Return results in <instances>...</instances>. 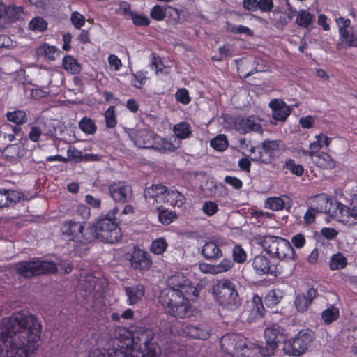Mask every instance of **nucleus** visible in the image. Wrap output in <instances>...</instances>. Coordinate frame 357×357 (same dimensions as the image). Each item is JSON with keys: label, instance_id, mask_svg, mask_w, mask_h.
<instances>
[{"label": "nucleus", "instance_id": "cd10ccee", "mask_svg": "<svg viewBox=\"0 0 357 357\" xmlns=\"http://www.w3.org/2000/svg\"><path fill=\"white\" fill-rule=\"evenodd\" d=\"M202 254L207 260L216 261L223 256L218 241H208L202 246Z\"/></svg>", "mask_w": 357, "mask_h": 357}, {"label": "nucleus", "instance_id": "6ab92c4d", "mask_svg": "<svg viewBox=\"0 0 357 357\" xmlns=\"http://www.w3.org/2000/svg\"><path fill=\"white\" fill-rule=\"evenodd\" d=\"M252 265L255 272L260 275L270 274L277 276L280 273L278 266L272 264L270 259L262 255L255 256L252 260Z\"/></svg>", "mask_w": 357, "mask_h": 357}, {"label": "nucleus", "instance_id": "dca6fc26", "mask_svg": "<svg viewBox=\"0 0 357 357\" xmlns=\"http://www.w3.org/2000/svg\"><path fill=\"white\" fill-rule=\"evenodd\" d=\"M282 142L281 140L266 139L262 142L261 149L267 157H264L262 151L259 152V156H254L253 161L268 164L280 152Z\"/></svg>", "mask_w": 357, "mask_h": 357}, {"label": "nucleus", "instance_id": "8fccbe9b", "mask_svg": "<svg viewBox=\"0 0 357 357\" xmlns=\"http://www.w3.org/2000/svg\"><path fill=\"white\" fill-rule=\"evenodd\" d=\"M283 168L289 170L292 174L296 176H301L304 174V168L301 165L296 164L294 159H287Z\"/></svg>", "mask_w": 357, "mask_h": 357}, {"label": "nucleus", "instance_id": "0e129e2a", "mask_svg": "<svg viewBox=\"0 0 357 357\" xmlns=\"http://www.w3.org/2000/svg\"><path fill=\"white\" fill-rule=\"evenodd\" d=\"M202 211L206 215L212 216L218 211V205L212 201L205 202L202 206Z\"/></svg>", "mask_w": 357, "mask_h": 357}, {"label": "nucleus", "instance_id": "bb28decb", "mask_svg": "<svg viewBox=\"0 0 357 357\" xmlns=\"http://www.w3.org/2000/svg\"><path fill=\"white\" fill-rule=\"evenodd\" d=\"M266 349L260 345L250 342L246 339L245 345L241 347L236 357H261L268 356Z\"/></svg>", "mask_w": 357, "mask_h": 357}, {"label": "nucleus", "instance_id": "680f3d73", "mask_svg": "<svg viewBox=\"0 0 357 357\" xmlns=\"http://www.w3.org/2000/svg\"><path fill=\"white\" fill-rule=\"evenodd\" d=\"M132 23L137 26H148L151 23L150 19L148 16L144 14H139L136 12L134 13L131 17Z\"/></svg>", "mask_w": 357, "mask_h": 357}, {"label": "nucleus", "instance_id": "09e8293b", "mask_svg": "<svg viewBox=\"0 0 357 357\" xmlns=\"http://www.w3.org/2000/svg\"><path fill=\"white\" fill-rule=\"evenodd\" d=\"M47 22L40 16L34 17L29 23V29L43 32L47 29Z\"/></svg>", "mask_w": 357, "mask_h": 357}, {"label": "nucleus", "instance_id": "a19ab883", "mask_svg": "<svg viewBox=\"0 0 357 357\" xmlns=\"http://www.w3.org/2000/svg\"><path fill=\"white\" fill-rule=\"evenodd\" d=\"M158 220L163 225H168L177 219L178 216L174 211H169L160 206L158 208Z\"/></svg>", "mask_w": 357, "mask_h": 357}, {"label": "nucleus", "instance_id": "393cba45", "mask_svg": "<svg viewBox=\"0 0 357 357\" xmlns=\"http://www.w3.org/2000/svg\"><path fill=\"white\" fill-rule=\"evenodd\" d=\"M277 252L273 255V258L275 257L281 261H295L296 255L291 243L283 238L280 245H278Z\"/></svg>", "mask_w": 357, "mask_h": 357}, {"label": "nucleus", "instance_id": "7ed1b4c3", "mask_svg": "<svg viewBox=\"0 0 357 357\" xmlns=\"http://www.w3.org/2000/svg\"><path fill=\"white\" fill-rule=\"evenodd\" d=\"M211 294L218 305L229 311L238 310L242 304V298L236 284L228 278L218 280L212 287Z\"/></svg>", "mask_w": 357, "mask_h": 357}, {"label": "nucleus", "instance_id": "f03ea898", "mask_svg": "<svg viewBox=\"0 0 357 357\" xmlns=\"http://www.w3.org/2000/svg\"><path fill=\"white\" fill-rule=\"evenodd\" d=\"M154 336L153 331L146 327H137L134 332L119 327L111 337L113 347L96 349L89 357H158Z\"/></svg>", "mask_w": 357, "mask_h": 357}, {"label": "nucleus", "instance_id": "a18cd8bd", "mask_svg": "<svg viewBox=\"0 0 357 357\" xmlns=\"http://www.w3.org/2000/svg\"><path fill=\"white\" fill-rule=\"evenodd\" d=\"M8 121L15 123L17 125H22L27 122L28 117L26 113L23 110H15L8 112L6 114Z\"/></svg>", "mask_w": 357, "mask_h": 357}, {"label": "nucleus", "instance_id": "13d9d810", "mask_svg": "<svg viewBox=\"0 0 357 357\" xmlns=\"http://www.w3.org/2000/svg\"><path fill=\"white\" fill-rule=\"evenodd\" d=\"M335 22L338 26L339 36L346 37L347 35L348 28H349L351 25V20L349 18H345L344 17H338L335 18Z\"/></svg>", "mask_w": 357, "mask_h": 357}, {"label": "nucleus", "instance_id": "4c0bfd02", "mask_svg": "<svg viewBox=\"0 0 357 357\" xmlns=\"http://www.w3.org/2000/svg\"><path fill=\"white\" fill-rule=\"evenodd\" d=\"M251 314L254 319H260L264 316L265 308L261 297L255 294L252 297Z\"/></svg>", "mask_w": 357, "mask_h": 357}, {"label": "nucleus", "instance_id": "b1692460", "mask_svg": "<svg viewBox=\"0 0 357 357\" xmlns=\"http://www.w3.org/2000/svg\"><path fill=\"white\" fill-rule=\"evenodd\" d=\"M269 107L272 109V116L276 121H284L291 114L289 107L282 100H272Z\"/></svg>", "mask_w": 357, "mask_h": 357}, {"label": "nucleus", "instance_id": "c85d7f7f", "mask_svg": "<svg viewBox=\"0 0 357 357\" xmlns=\"http://www.w3.org/2000/svg\"><path fill=\"white\" fill-rule=\"evenodd\" d=\"M167 188L162 184H152L145 189L144 196L147 199H153L156 202L165 200Z\"/></svg>", "mask_w": 357, "mask_h": 357}, {"label": "nucleus", "instance_id": "423d86ee", "mask_svg": "<svg viewBox=\"0 0 357 357\" xmlns=\"http://www.w3.org/2000/svg\"><path fill=\"white\" fill-rule=\"evenodd\" d=\"M85 222H80L73 220H65L61 225L60 231L62 236L68 241L82 244H88L94 241V235L89 227H85Z\"/></svg>", "mask_w": 357, "mask_h": 357}, {"label": "nucleus", "instance_id": "f3484780", "mask_svg": "<svg viewBox=\"0 0 357 357\" xmlns=\"http://www.w3.org/2000/svg\"><path fill=\"white\" fill-rule=\"evenodd\" d=\"M339 221L349 225H357V198H354L350 202L349 206H346L339 202L338 209L337 210Z\"/></svg>", "mask_w": 357, "mask_h": 357}, {"label": "nucleus", "instance_id": "72a5a7b5", "mask_svg": "<svg viewBox=\"0 0 357 357\" xmlns=\"http://www.w3.org/2000/svg\"><path fill=\"white\" fill-rule=\"evenodd\" d=\"M315 16L308 10L302 9L297 13L296 23L302 28H308L314 21Z\"/></svg>", "mask_w": 357, "mask_h": 357}, {"label": "nucleus", "instance_id": "a211bd4d", "mask_svg": "<svg viewBox=\"0 0 357 357\" xmlns=\"http://www.w3.org/2000/svg\"><path fill=\"white\" fill-rule=\"evenodd\" d=\"M200 289L195 287L188 280L185 281V284H183V287L178 290H168L169 297L178 298L179 301L184 300L190 302L196 301L199 296Z\"/></svg>", "mask_w": 357, "mask_h": 357}, {"label": "nucleus", "instance_id": "864d4df0", "mask_svg": "<svg viewBox=\"0 0 357 357\" xmlns=\"http://www.w3.org/2000/svg\"><path fill=\"white\" fill-rule=\"evenodd\" d=\"M284 201L279 197H271L266 199L265 207L272 211H280L284 208Z\"/></svg>", "mask_w": 357, "mask_h": 357}, {"label": "nucleus", "instance_id": "bf43d9fd", "mask_svg": "<svg viewBox=\"0 0 357 357\" xmlns=\"http://www.w3.org/2000/svg\"><path fill=\"white\" fill-rule=\"evenodd\" d=\"M317 140L310 143V149L319 150L324 145L328 146L331 142V139L324 134H319L316 136Z\"/></svg>", "mask_w": 357, "mask_h": 357}, {"label": "nucleus", "instance_id": "9d476101", "mask_svg": "<svg viewBox=\"0 0 357 357\" xmlns=\"http://www.w3.org/2000/svg\"><path fill=\"white\" fill-rule=\"evenodd\" d=\"M126 259L128 260L132 268L139 271H148L152 266L153 261L147 251L135 245L130 252L126 254Z\"/></svg>", "mask_w": 357, "mask_h": 357}, {"label": "nucleus", "instance_id": "2f4dec72", "mask_svg": "<svg viewBox=\"0 0 357 357\" xmlns=\"http://www.w3.org/2000/svg\"><path fill=\"white\" fill-rule=\"evenodd\" d=\"M59 54L58 50L53 45L47 43L41 44L36 50V54L38 58H44L48 61H54L55 55Z\"/></svg>", "mask_w": 357, "mask_h": 357}, {"label": "nucleus", "instance_id": "3c124183", "mask_svg": "<svg viewBox=\"0 0 357 357\" xmlns=\"http://www.w3.org/2000/svg\"><path fill=\"white\" fill-rule=\"evenodd\" d=\"M279 290L273 289L269 291L265 296L264 303L268 307H273L280 302L282 298Z\"/></svg>", "mask_w": 357, "mask_h": 357}, {"label": "nucleus", "instance_id": "de8ad7c7", "mask_svg": "<svg viewBox=\"0 0 357 357\" xmlns=\"http://www.w3.org/2000/svg\"><path fill=\"white\" fill-rule=\"evenodd\" d=\"M168 243L165 238H158L152 241L150 251L157 255H162L167 250Z\"/></svg>", "mask_w": 357, "mask_h": 357}, {"label": "nucleus", "instance_id": "052dcab7", "mask_svg": "<svg viewBox=\"0 0 357 357\" xmlns=\"http://www.w3.org/2000/svg\"><path fill=\"white\" fill-rule=\"evenodd\" d=\"M166 8L160 5H155L150 11V16L156 21H162L166 16Z\"/></svg>", "mask_w": 357, "mask_h": 357}, {"label": "nucleus", "instance_id": "412c9836", "mask_svg": "<svg viewBox=\"0 0 357 357\" xmlns=\"http://www.w3.org/2000/svg\"><path fill=\"white\" fill-rule=\"evenodd\" d=\"M303 154L310 156L313 162L321 169H332L335 166V161L327 153L310 149V151H303Z\"/></svg>", "mask_w": 357, "mask_h": 357}, {"label": "nucleus", "instance_id": "69168bd1", "mask_svg": "<svg viewBox=\"0 0 357 357\" xmlns=\"http://www.w3.org/2000/svg\"><path fill=\"white\" fill-rule=\"evenodd\" d=\"M70 20L77 29H80L85 24L84 16L77 11L72 13Z\"/></svg>", "mask_w": 357, "mask_h": 357}, {"label": "nucleus", "instance_id": "c756f323", "mask_svg": "<svg viewBox=\"0 0 357 357\" xmlns=\"http://www.w3.org/2000/svg\"><path fill=\"white\" fill-rule=\"evenodd\" d=\"M282 239V237L266 235L261 238L260 244L264 250L269 255L270 257H273V255L277 252V249H278V245L280 244Z\"/></svg>", "mask_w": 357, "mask_h": 357}, {"label": "nucleus", "instance_id": "0eeeda50", "mask_svg": "<svg viewBox=\"0 0 357 357\" xmlns=\"http://www.w3.org/2000/svg\"><path fill=\"white\" fill-rule=\"evenodd\" d=\"M15 271L24 278H31L40 275L56 273L57 266L53 261L33 259L17 262L15 264Z\"/></svg>", "mask_w": 357, "mask_h": 357}, {"label": "nucleus", "instance_id": "a878e982", "mask_svg": "<svg viewBox=\"0 0 357 357\" xmlns=\"http://www.w3.org/2000/svg\"><path fill=\"white\" fill-rule=\"evenodd\" d=\"M126 296V303L128 305L137 304L144 296L145 288L141 284H135L124 288Z\"/></svg>", "mask_w": 357, "mask_h": 357}, {"label": "nucleus", "instance_id": "4d7b16f0", "mask_svg": "<svg viewBox=\"0 0 357 357\" xmlns=\"http://www.w3.org/2000/svg\"><path fill=\"white\" fill-rule=\"evenodd\" d=\"M105 120L107 128H114L117 124V120L115 115V107L110 106L105 113Z\"/></svg>", "mask_w": 357, "mask_h": 357}, {"label": "nucleus", "instance_id": "c03bdc74", "mask_svg": "<svg viewBox=\"0 0 357 357\" xmlns=\"http://www.w3.org/2000/svg\"><path fill=\"white\" fill-rule=\"evenodd\" d=\"M147 75L148 71L146 70H137L136 73H132L131 85L136 89H142L148 79Z\"/></svg>", "mask_w": 357, "mask_h": 357}, {"label": "nucleus", "instance_id": "aec40b11", "mask_svg": "<svg viewBox=\"0 0 357 357\" xmlns=\"http://www.w3.org/2000/svg\"><path fill=\"white\" fill-rule=\"evenodd\" d=\"M319 296L317 289L310 287L307 289L305 293H298L296 294L294 304L298 312L303 313L307 311L308 307L312 305L313 301Z\"/></svg>", "mask_w": 357, "mask_h": 357}, {"label": "nucleus", "instance_id": "9b49d317", "mask_svg": "<svg viewBox=\"0 0 357 357\" xmlns=\"http://www.w3.org/2000/svg\"><path fill=\"white\" fill-rule=\"evenodd\" d=\"M264 337L266 339V347L264 349L266 351L265 354L271 356L273 355L278 344L286 341L284 340L285 329L276 324H272L265 329Z\"/></svg>", "mask_w": 357, "mask_h": 357}, {"label": "nucleus", "instance_id": "6e6d98bb", "mask_svg": "<svg viewBox=\"0 0 357 357\" xmlns=\"http://www.w3.org/2000/svg\"><path fill=\"white\" fill-rule=\"evenodd\" d=\"M211 146L217 151H222L228 146L227 139L223 135H218L211 141Z\"/></svg>", "mask_w": 357, "mask_h": 357}, {"label": "nucleus", "instance_id": "e433bc0d", "mask_svg": "<svg viewBox=\"0 0 357 357\" xmlns=\"http://www.w3.org/2000/svg\"><path fill=\"white\" fill-rule=\"evenodd\" d=\"M173 132L176 137L184 139L191 136L192 128L189 123L182 121L174 126Z\"/></svg>", "mask_w": 357, "mask_h": 357}, {"label": "nucleus", "instance_id": "7c9ffc66", "mask_svg": "<svg viewBox=\"0 0 357 357\" xmlns=\"http://www.w3.org/2000/svg\"><path fill=\"white\" fill-rule=\"evenodd\" d=\"M165 202L169 204L173 207H182L186 202L185 197L177 190H167Z\"/></svg>", "mask_w": 357, "mask_h": 357}, {"label": "nucleus", "instance_id": "e2e57ef3", "mask_svg": "<svg viewBox=\"0 0 357 357\" xmlns=\"http://www.w3.org/2000/svg\"><path fill=\"white\" fill-rule=\"evenodd\" d=\"M175 98L178 102L183 105H188L191 101L189 92L185 88H181L175 93Z\"/></svg>", "mask_w": 357, "mask_h": 357}, {"label": "nucleus", "instance_id": "603ef678", "mask_svg": "<svg viewBox=\"0 0 357 357\" xmlns=\"http://www.w3.org/2000/svg\"><path fill=\"white\" fill-rule=\"evenodd\" d=\"M340 316L339 310L337 307L331 306L322 312L321 317L326 324H331L336 321Z\"/></svg>", "mask_w": 357, "mask_h": 357}, {"label": "nucleus", "instance_id": "1a4fd4ad", "mask_svg": "<svg viewBox=\"0 0 357 357\" xmlns=\"http://www.w3.org/2000/svg\"><path fill=\"white\" fill-rule=\"evenodd\" d=\"M160 301L168 313L174 317L183 319L189 317L192 314V306L190 302L170 298L167 292L165 295L160 296Z\"/></svg>", "mask_w": 357, "mask_h": 357}, {"label": "nucleus", "instance_id": "774afa93", "mask_svg": "<svg viewBox=\"0 0 357 357\" xmlns=\"http://www.w3.org/2000/svg\"><path fill=\"white\" fill-rule=\"evenodd\" d=\"M150 66L152 70H155L156 75L162 73V68L165 67L162 60L158 56H157L155 54H152V59Z\"/></svg>", "mask_w": 357, "mask_h": 357}, {"label": "nucleus", "instance_id": "20e7f679", "mask_svg": "<svg viewBox=\"0 0 357 357\" xmlns=\"http://www.w3.org/2000/svg\"><path fill=\"white\" fill-rule=\"evenodd\" d=\"M119 211L117 206L114 207L107 214L101 215L92 227H89L95 236L94 240L98 238L102 241L113 244L121 238V231L116 218Z\"/></svg>", "mask_w": 357, "mask_h": 357}, {"label": "nucleus", "instance_id": "39448f33", "mask_svg": "<svg viewBox=\"0 0 357 357\" xmlns=\"http://www.w3.org/2000/svg\"><path fill=\"white\" fill-rule=\"evenodd\" d=\"M131 139L135 145L140 149H153L160 153L174 152L176 149L171 141L161 137L149 129L136 130L131 136Z\"/></svg>", "mask_w": 357, "mask_h": 357}, {"label": "nucleus", "instance_id": "5fc2aeb1", "mask_svg": "<svg viewBox=\"0 0 357 357\" xmlns=\"http://www.w3.org/2000/svg\"><path fill=\"white\" fill-rule=\"evenodd\" d=\"M232 257V261L238 264H243L247 260V253L240 244H237L234 247Z\"/></svg>", "mask_w": 357, "mask_h": 357}, {"label": "nucleus", "instance_id": "6e6552de", "mask_svg": "<svg viewBox=\"0 0 357 357\" xmlns=\"http://www.w3.org/2000/svg\"><path fill=\"white\" fill-rule=\"evenodd\" d=\"M315 339L314 331L302 329L293 337L284 341L283 351L289 356H300L305 354Z\"/></svg>", "mask_w": 357, "mask_h": 357}, {"label": "nucleus", "instance_id": "f257e3e1", "mask_svg": "<svg viewBox=\"0 0 357 357\" xmlns=\"http://www.w3.org/2000/svg\"><path fill=\"white\" fill-rule=\"evenodd\" d=\"M42 326L33 314L14 313L0 321V357H29L40 339Z\"/></svg>", "mask_w": 357, "mask_h": 357}, {"label": "nucleus", "instance_id": "c9c22d12", "mask_svg": "<svg viewBox=\"0 0 357 357\" xmlns=\"http://www.w3.org/2000/svg\"><path fill=\"white\" fill-rule=\"evenodd\" d=\"M344 46L357 47V32H350L348 29L346 37L339 36V42L337 43L336 48L337 50H342Z\"/></svg>", "mask_w": 357, "mask_h": 357}, {"label": "nucleus", "instance_id": "ea45409f", "mask_svg": "<svg viewBox=\"0 0 357 357\" xmlns=\"http://www.w3.org/2000/svg\"><path fill=\"white\" fill-rule=\"evenodd\" d=\"M347 265V259L342 252L333 254L329 261V268L331 271L341 270Z\"/></svg>", "mask_w": 357, "mask_h": 357}, {"label": "nucleus", "instance_id": "2eb2a0df", "mask_svg": "<svg viewBox=\"0 0 357 357\" xmlns=\"http://www.w3.org/2000/svg\"><path fill=\"white\" fill-rule=\"evenodd\" d=\"M246 338L237 333H227L220 340V347L223 351L236 357L241 347L245 345Z\"/></svg>", "mask_w": 357, "mask_h": 357}, {"label": "nucleus", "instance_id": "473e14b6", "mask_svg": "<svg viewBox=\"0 0 357 357\" xmlns=\"http://www.w3.org/2000/svg\"><path fill=\"white\" fill-rule=\"evenodd\" d=\"M22 150L18 144H12L6 146L3 151V157L9 162L15 161L21 157Z\"/></svg>", "mask_w": 357, "mask_h": 357}, {"label": "nucleus", "instance_id": "5701e85b", "mask_svg": "<svg viewBox=\"0 0 357 357\" xmlns=\"http://www.w3.org/2000/svg\"><path fill=\"white\" fill-rule=\"evenodd\" d=\"M23 10L22 6H17L14 4L7 5L0 1V19L10 22H15L20 19Z\"/></svg>", "mask_w": 357, "mask_h": 357}, {"label": "nucleus", "instance_id": "49530a36", "mask_svg": "<svg viewBox=\"0 0 357 357\" xmlns=\"http://www.w3.org/2000/svg\"><path fill=\"white\" fill-rule=\"evenodd\" d=\"M80 130L87 135H93L97 130V126L93 120L87 116H84L79 122Z\"/></svg>", "mask_w": 357, "mask_h": 357}, {"label": "nucleus", "instance_id": "79ce46f5", "mask_svg": "<svg viewBox=\"0 0 357 357\" xmlns=\"http://www.w3.org/2000/svg\"><path fill=\"white\" fill-rule=\"evenodd\" d=\"M188 280L183 274H176L172 276L169 280V288L162 291L160 295L165 294L168 290H178L183 287Z\"/></svg>", "mask_w": 357, "mask_h": 357}, {"label": "nucleus", "instance_id": "37998d69", "mask_svg": "<svg viewBox=\"0 0 357 357\" xmlns=\"http://www.w3.org/2000/svg\"><path fill=\"white\" fill-rule=\"evenodd\" d=\"M234 262L232 259L225 258L218 264L211 266L209 271L211 274H219L229 271L234 267Z\"/></svg>", "mask_w": 357, "mask_h": 357}, {"label": "nucleus", "instance_id": "4be33fe9", "mask_svg": "<svg viewBox=\"0 0 357 357\" xmlns=\"http://www.w3.org/2000/svg\"><path fill=\"white\" fill-rule=\"evenodd\" d=\"M109 190L115 202L126 203L131 194V186L125 182L114 183L109 185Z\"/></svg>", "mask_w": 357, "mask_h": 357}, {"label": "nucleus", "instance_id": "4468645a", "mask_svg": "<svg viewBox=\"0 0 357 357\" xmlns=\"http://www.w3.org/2000/svg\"><path fill=\"white\" fill-rule=\"evenodd\" d=\"M174 329L178 335L185 337L205 340L210 337V333L206 328L188 322H178L174 325Z\"/></svg>", "mask_w": 357, "mask_h": 357}, {"label": "nucleus", "instance_id": "338daca9", "mask_svg": "<svg viewBox=\"0 0 357 357\" xmlns=\"http://www.w3.org/2000/svg\"><path fill=\"white\" fill-rule=\"evenodd\" d=\"M274 7L273 0H259L257 1V10L262 13H270Z\"/></svg>", "mask_w": 357, "mask_h": 357}, {"label": "nucleus", "instance_id": "f8f14e48", "mask_svg": "<svg viewBox=\"0 0 357 357\" xmlns=\"http://www.w3.org/2000/svg\"><path fill=\"white\" fill-rule=\"evenodd\" d=\"M261 119L254 115L238 116L234 119V126L235 130L240 134L245 135L249 132L263 133V127Z\"/></svg>", "mask_w": 357, "mask_h": 357}, {"label": "nucleus", "instance_id": "58836bf2", "mask_svg": "<svg viewBox=\"0 0 357 357\" xmlns=\"http://www.w3.org/2000/svg\"><path fill=\"white\" fill-rule=\"evenodd\" d=\"M18 197L14 190L0 189V208L8 206L10 204L16 203Z\"/></svg>", "mask_w": 357, "mask_h": 357}, {"label": "nucleus", "instance_id": "ddd939ff", "mask_svg": "<svg viewBox=\"0 0 357 357\" xmlns=\"http://www.w3.org/2000/svg\"><path fill=\"white\" fill-rule=\"evenodd\" d=\"M312 206L319 213H325L331 217L335 218L337 215V210L340 202L330 197L325 193L314 196L312 199Z\"/></svg>", "mask_w": 357, "mask_h": 357}, {"label": "nucleus", "instance_id": "f704fd0d", "mask_svg": "<svg viewBox=\"0 0 357 357\" xmlns=\"http://www.w3.org/2000/svg\"><path fill=\"white\" fill-rule=\"evenodd\" d=\"M63 68L71 74H79L82 70L81 64L71 55H66L63 59Z\"/></svg>", "mask_w": 357, "mask_h": 357}]
</instances>
